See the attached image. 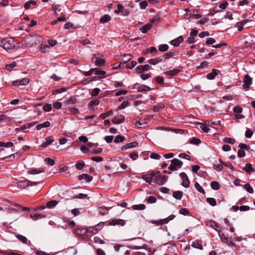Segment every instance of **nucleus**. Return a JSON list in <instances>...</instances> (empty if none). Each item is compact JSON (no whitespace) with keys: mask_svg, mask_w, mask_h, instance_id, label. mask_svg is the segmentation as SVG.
Returning <instances> with one entry per match:
<instances>
[{"mask_svg":"<svg viewBox=\"0 0 255 255\" xmlns=\"http://www.w3.org/2000/svg\"><path fill=\"white\" fill-rule=\"evenodd\" d=\"M0 46L7 51L13 49L15 46V43L12 37L4 38L0 40Z\"/></svg>","mask_w":255,"mask_h":255,"instance_id":"obj_1","label":"nucleus"},{"mask_svg":"<svg viewBox=\"0 0 255 255\" xmlns=\"http://www.w3.org/2000/svg\"><path fill=\"white\" fill-rule=\"evenodd\" d=\"M104 226V223L103 222H101L94 226L90 227L87 228V236L97 233L103 228Z\"/></svg>","mask_w":255,"mask_h":255,"instance_id":"obj_2","label":"nucleus"},{"mask_svg":"<svg viewBox=\"0 0 255 255\" xmlns=\"http://www.w3.org/2000/svg\"><path fill=\"white\" fill-rule=\"evenodd\" d=\"M158 173L155 174L154 176V182L158 185H163L167 180L168 177L166 175H162L157 170Z\"/></svg>","mask_w":255,"mask_h":255,"instance_id":"obj_3","label":"nucleus"},{"mask_svg":"<svg viewBox=\"0 0 255 255\" xmlns=\"http://www.w3.org/2000/svg\"><path fill=\"white\" fill-rule=\"evenodd\" d=\"M182 162L177 158H174L171 160V164L168 167L170 170L175 171L180 168L182 166Z\"/></svg>","mask_w":255,"mask_h":255,"instance_id":"obj_4","label":"nucleus"},{"mask_svg":"<svg viewBox=\"0 0 255 255\" xmlns=\"http://www.w3.org/2000/svg\"><path fill=\"white\" fill-rule=\"evenodd\" d=\"M158 18H153L151 19L148 23L140 28V30L143 33H146L152 27V25L155 22H158Z\"/></svg>","mask_w":255,"mask_h":255,"instance_id":"obj_5","label":"nucleus"},{"mask_svg":"<svg viewBox=\"0 0 255 255\" xmlns=\"http://www.w3.org/2000/svg\"><path fill=\"white\" fill-rule=\"evenodd\" d=\"M243 82V88L246 91H248L252 84V78L249 74H246L244 77Z\"/></svg>","mask_w":255,"mask_h":255,"instance_id":"obj_6","label":"nucleus"},{"mask_svg":"<svg viewBox=\"0 0 255 255\" xmlns=\"http://www.w3.org/2000/svg\"><path fill=\"white\" fill-rule=\"evenodd\" d=\"M157 173H158L157 170H154L149 174H146L142 175V178L146 182L149 183V184H151L152 179L154 178L155 174Z\"/></svg>","mask_w":255,"mask_h":255,"instance_id":"obj_7","label":"nucleus"},{"mask_svg":"<svg viewBox=\"0 0 255 255\" xmlns=\"http://www.w3.org/2000/svg\"><path fill=\"white\" fill-rule=\"evenodd\" d=\"M126 224V221L124 220L118 219H112L109 222V225L110 226H124Z\"/></svg>","mask_w":255,"mask_h":255,"instance_id":"obj_8","label":"nucleus"},{"mask_svg":"<svg viewBox=\"0 0 255 255\" xmlns=\"http://www.w3.org/2000/svg\"><path fill=\"white\" fill-rule=\"evenodd\" d=\"M180 177L182 180V185L185 188L188 187L190 185V180L187 174L184 172H182L180 174Z\"/></svg>","mask_w":255,"mask_h":255,"instance_id":"obj_9","label":"nucleus"},{"mask_svg":"<svg viewBox=\"0 0 255 255\" xmlns=\"http://www.w3.org/2000/svg\"><path fill=\"white\" fill-rule=\"evenodd\" d=\"M30 80L28 78H24L20 80L13 81L12 83L13 86L23 85L25 86L29 84Z\"/></svg>","mask_w":255,"mask_h":255,"instance_id":"obj_10","label":"nucleus"},{"mask_svg":"<svg viewBox=\"0 0 255 255\" xmlns=\"http://www.w3.org/2000/svg\"><path fill=\"white\" fill-rule=\"evenodd\" d=\"M149 66L148 64L139 65L135 68V71L137 73H142L149 70Z\"/></svg>","mask_w":255,"mask_h":255,"instance_id":"obj_11","label":"nucleus"},{"mask_svg":"<svg viewBox=\"0 0 255 255\" xmlns=\"http://www.w3.org/2000/svg\"><path fill=\"white\" fill-rule=\"evenodd\" d=\"M173 218H174V216L171 215L166 218H164L160 221H154L153 223L155 224L157 226H159V225H161L163 224L168 223L169 221L173 220Z\"/></svg>","mask_w":255,"mask_h":255,"instance_id":"obj_12","label":"nucleus"},{"mask_svg":"<svg viewBox=\"0 0 255 255\" xmlns=\"http://www.w3.org/2000/svg\"><path fill=\"white\" fill-rule=\"evenodd\" d=\"M180 72V70L179 69L174 68L171 70L163 72V74L168 77H173L177 75Z\"/></svg>","mask_w":255,"mask_h":255,"instance_id":"obj_13","label":"nucleus"},{"mask_svg":"<svg viewBox=\"0 0 255 255\" xmlns=\"http://www.w3.org/2000/svg\"><path fill=\"white\" fill-rule=\"evenodd\" d=\"M54 141V137L52 136H49L45 138V141L42 142L40 145V147L42 148H45L48 145L51 144Z\"/></svg>","mask_w":255,"mask_h":255,"instance_id":"obj_14","label":"nucleus"},{"mask_svg":"<svg viewBox=\"0 0 255 255\" xmlns=\"http://www.w3.org/2000/svg\"><path fill=\"white\" fill-rule=\"evenodd\" d=\"M125 118L124 116L120 115L117 117H114L112 122L115 124H120L123 123L125 121Z\"/></svg>","mask_w":255,"mask_h":255,"instance_id":"obj_15","label":"nucleus"},{"mask_svg":"<svg viewBox=\"0 0 255 255\" xmlns=\"http://www.w3.org/2000/svg\"><path fill=\"white\" fill-rule=\"evenodd\" d=\"M219 73V70L213 69L211 73L207 75V78L209 80H213Z\"/></svg>","mask_w":255,"mask_h":255,"instance_id":"obj_16","label":"nucleus"},{"mask_svg":"<svg viewBox=\"0 0 255 255\" xmlns=\"http://www.w3.org/2000/svg\"><path fill=\"white\" fill-rule=\"evenodd\" d=\"M79 180L85 179L87 182H90L93 179V176L87 174H82L78 176Z\"/></svg>","mask_w":255,"mask_h":255,"instance_id":"obj_17","label":"nucleus"},{"mask_svg":"<svg viewBox=\"0 0 255 255\" xmlns=\"http://www.w3.org/2000/svg\"><path fill=\"white\" fill-rule=\"evenodd\" d=\"M183 40V38L182 36H180L177 38L171 41V44L174 46H178Z\"/></svg>","mask_w":255,"mask_h":255,"instance_id":"obj_18","label":"nucleus"},{"mask_svg":"<svg viewBox=\"0 0 255 255\" xmlns=\"http://www.w3.org/2000/svg\"><path fill=\"white\" fill-rule=\"evenodd\" d=\"M243 170L248 174H251L252 172H255V169L252 167L251 163H247L245 167L243 168Z\"/></svg>","mask_w":255,"mask_h":255,"instance_id":"obj_19","label":"nucleus"},{"mask_svg":"<svg viewBox=\"0 0 255 255\" xmlns=\"http://www.w3.org/2000/svg\"><path fill=\"white\" fill-rule=\"evenodd\" d=\"M29 180H24L17 183V187L19 188L24 189L28 186Z\"/></svg>","mask_w":255,"mask_h":255,"instance_id":"obj_20","label":"nucleus"},{"mask_svg":"<svg viewBox=\"0 0 255 255\" xmlns=\"http://www.w3.org/2000/svg\"><path fill=\"white\" fill-rule=\"evenodd\" d=\"M20 154H21L20 153L17 152L15 153L12 154L10 155H8L6 157H5L4 158H3V160L8 158V159H9V160L13 161V160H15V159L18 158L20 157Z\"/></svg>","mask_w":255,"mask_h":255,"instance_id":"obj_21","label":"nucleus"},{"mask_svg":"<svg viewBox=\"0 0 255 255\" xmlns=\"http://www.w3.org/2000/svg\"><path fill=\"white\" fill-rule=\"evenodd\" d=\"M191 246L193 248H196V249H199L201 250L203 249V247L202 246L201 241H200L199 240H195V241H193L192 243Z\"/></svg>","mask_w":255,"mask_h":255,"instance_id":"obj_22","label":"nucleus"},{"mask_svg":"<svg viewBox=\"0 0 255 255\" xmlns=\"http://www.w3.org/2000/svg\"><path fill=\"white\" fill-rule=\"evenodd\" d=\"M30 216L33 220H36L38 219L45 217V215L38 213H31Z\"/></svg>","mask_w":255,"mask_h":255,"instance_id":"obj_23","label":"nucleus"},{"mask_svg":"<svg viewBox=\"0 0 255 255\" xmlns=\"http://www.w3.org/2000/svg\"><path fill=\"white\" fill-rule=\"evenodd\" d=\"M50 123L48 121H46L43 123H41L37 125L36 128L37 130H40L42 128H47L49 127Z\"/></svg>","mask_w":255,"mask_h":255,"instance_id":"obj_24","label":"nucleus"},{"mask_svg":"<svg viewBox=\"0 0 255 255\" xmlns=\"http://www.w3.org/2000/svg\"><path fill=\"white\" fill-rule=\"evenodd\" d=\"M164 107V105L162 103L158 104L156 105L153 106V111L154 112H159V111L163 109Z\"/></svg>","mask_w":255,"mask_h":255,"instance_id":"obj_25","label":"nucleus"},{"mask_svg":"<svg viewBox=\"0 0 255 255\" xmlns=\"http://www.w3.org/2000/svg\"><path fill=\"white\" fill-rule=\"evenodd\" d=\"M172 196L175 199L180 200L183 196V192L181 191H174Z\"/></svg>","mask_w":255,"mask_h":255,"instance_id":"obj_26","label":"nucleus"},{"mask_svg":"<svg viewBox=\"0 0 255 255\" xmlns=\"http://www.w3.org/2000/svg\"><path fill=\"white\" fill-rule=\"evenodd\" d=\"M36 4V1L33 0H30L24 3V7L25 9H28L30 7L31 5H35Z\"/></svg>","mask_w":255,"mask_h":255,"instance_id":"obj_27","label":"nucleus"},{"mask_svg":"<svg viewBox=\"0 0 255 255\" xmlns=\"http://www.w3.org/2000/svg\"><path fill=\"white\" fill-rule=\"evenodd\" d=\"M25 42L26 43V44H28L30 46L36 44L34 37L32 36L27 37L25 40Z\"/></svg>","mask_w":255,"mask_h":255,"instance_id":"obj_28","label":"nucleus"},{"mask_svg":"<svg viewBox=\"0 0 255 255\" xmlns=\"http://www.w3.org/2000/svg\"><path fill=\"white\" fill-rule=\"evenodd\" d=\"M50 47L46 44H41L39 47V51L41 53H45L49 51Z\"/></svg>","mask_w":255,"mask_h":255,"instance_id":"obj_29","label":"nucleus"},{"mask_svg":"<svg viewBox=\"0 0 255 255\" xmlns=\"http://www.w3.org/2000/svg\"><path fill=\"white\" fill-rule=\"evenodd\" d=\"M99 214L102 215H105L108 213L109 209L105 207H100L98 208Z\"/></svg>","mask_w":255,"mask_h":255,"instance_id":"obj_30","label":"nucleus"},{"mask_svg":"<svg viewBox=\"0 0 255 255\" xmlns=\"http://www.w3.org/2000/svg\"><path fill=\"white\" fill-rule=\"evenodd\" d=\"M111 20V17L108 14H105L100 19V22L102 23H104L109 21Z\"/></svg>","mask_w":255,"mask_h":255,"instance_id":"obj_31","label":"nucleus"},{"mask_svg":"<svg viewBox=\"0 0 255 255\" xmlns=\"http://www.w3.org/2000/svg\"><path fill=\"white\" fill-rule=\"evenodd\" d=\"M145 206L144 204L133 205L132 206V209L135 210H143L145 209Z\"/></svg>","mask_w":255,"mask_h":255,"instance_id":"obj_32","label":"nucleus"},{"mask_svg":"<svg viewBox=\"0 0 255 255\" xmlns=\"http://www.w3.org/2000/svg\"><path fill=\"white\" fill-rule=\"evenodd\" d=\"M212 189L217 190L220 188L219 183L217 181H212L210 184Z\"/></svg>","mask_w":255,"mask_h":255,"instance_id":"obj_33","label":"nucleus"},{"mask_svg":"<svg viewBox=\"0 0 255 255\" xmlns=\"http://www.w3.org/2000/svg\"><path fill=\"white\" fill-rule=\"evenodd\" d=\"M195 187L199 192L203 194H205L204 189L197 182H195Z\"/></svg>","mask_w":255,"mask_h":255,"instance_id":"obj_34","label":"nucleus"},{"mask_svg":"<svg viewBox=\"0 0 255 255\" xmlns=\"http://www.w3.org/2000/svg\"><path fill=\"white\" fill-rule=\"evenodd\" d=\"M113 111L110 110V111L106 112L104 113L101 114L100 115L99 117L102 119H105L107 117L112 116L113 115Z\"/></svg>","mask_w":255,"mask_h":255,"instance_id":"obj_35","label":"nucleus"},{"mask_svg":"<svg viewBox=\"0 0 255 255\" xmlns=\"http://www.w3.org/2000/svg\"><path fill=\"white\" fill-rule=\"evenodd\" d=\"M125 140V136L121 135H118L116 136L115 139H114V142L115 143H120L123 142Z\"/></svg>","mask_w":255,"mask_h":255,"instance_id":"obj_36","label":"nucleus"},{"mask_svg":"<svg viewBox=\"0 0 255 255\" xmlns=\"http://www.w3.org/2000/svg\"><path fill=\"white\" fill-rule=\"evenodd\" d=\"M16 237L19 240V241L22 242L23 244H26L27 243V239L21 235H16Z\"/></svg>","mask_w":255,"mask_h":255,"instance_id":"obj_37","label":"nucleus"},{"mask_svg":"<svg viewBox=\"0 0 255 255\" xmlns=\"http://www.w3.org/2000/svg\"><path fill=\"white\" fill-rule=\"evenodd\" d=\"M16 66V63L15 61L12 62L9 64H7L5 66V69L9 71H11V69L15 68Z\"/></svg>","mask_w":255,"mask_h":255,"instance_id":"obj_38","label":"nucleus"},{"mask_svg":"<svg viewBox=\"0 0 255 255\" xmlns=\"http://www.w3.org/2000/svg\"><path fill=\"white\" fill-rule=\"evenodd\" d=\"M76 234L77 235H85L87 236V229H77L76 230Z\"/></svg>","mask_w":255,"mask_h":255,"instance_id":"obj_39","label":"nucleus"},{"mask_svg":"<svg viewBox=\"0 0 255 255\" xmlns=\"http://www.w3.org/2000/svg\"><path fill=\"white\" fill-rule=\"evenodd\" d=\"M137 91L138 92H143V91H149L151 90V89L145 85H141L137 87Z\"/></svg>","mask_w":255,"mask_h":255,"instance_id":"obj_40","label":"nucleus"},{"mask_svg":"<svg viewBox=\"0 0 255 255\" xmlns=\"http://www.w3.org/2000/svg\"><path fill=\"white\" fill-rule=\"evenodd\" d=\"M206 200L208 203L212 206H215L217 205L216 200L214 198H207Z\"/></svg>","mask_w":255,"mask_h":255,"instance_id":"obj_41","label":"nucleus"},{"mask_svg":"<svg viewBox=\"0 0 255 255\" xmlns=\"http://www.w3.org/2000/svg\"><path fill=\"white\" fill-rule=\"evenodd\" d=\"M220 162L221 163L220 164H214L213 168L215 170L218 171H221L223 170V167L222 165V163H223V161L221 160H220Z\"/></svg>","mask_w":255,"mask_h":255,"instance_id":"obj_42","label":"nucleus"},{"mask_svg":"<svg viewBox=\"0 0 255 255\" xmlns=\"http://www.w3.org/2000/svg\"><path fill=\"white\" fill-rule=\"evenodd\" d=\"M106 61L103 58H99L95 61V65L97 66H101L105 63Z\"/></svg>","mask_w":255,"mask_h":255,"instance_id":"obj_43","label":"nucleus"},{"mask_svg":"<svg viewBox=\"0 0 255 255\" xmlns=\"http://www.w3.org/2000/svg\"><path fill=\"white\" fill-rule=\"evenodd\" d=\"M58 202L56 200H52L46 203V207L49 208H51L53 207H55L57 204Z\"/></svg>","mask_w":255,"mask_h":255,"instance_id":"obj_44","label":"nucleus"},{"mask_svg":"<svg viewBox=\"0 0 255 255\" xmlns=\"http://www.w3.org/2000/svg\"><path fill=\"white\" fill-rule=\"evenodd\" d=\"M43 171V170L35 168L28 171L27 173L29 174H36L42 172Z\"/></svg>","mask_w":255,"mask_h":255,"instance_id":"obj_45","label":"nucleus"},{"mask_svg":"<svg viewBox=\"0 0 255 255\" xmlns=\"http://www.w3.org/2000/svg\"><path fill=\"white\" fill-rule=\"evenodd\" d=\"M165 129L167 131H171L176 133H182L183 131L182 129L178 128H165Z\"/></svg>","mask_w":255,"mask_h":255,"instance_id":"obj_46","label":"nucleus"},{"mask_svg":"<svg viewBox=\"0 0 255 255\" xmlns=\"http://www.w3.org/2000/svg\"><path fill=\"white\" fill-rule=\"evenodd\" d=\"M244 188L247 190L248 192L249 193L252 194L254 193V190L251 185L249 183H247L244 186Z\"/></svg>","mask_w":255,"mask_h":255,"instance_id":"obj_47","label":"nucleus"},{"mask_svg":"<svg viewBox=\"0 0 255 255\" xmlns=\"http://www.w3.org/2000/svg\"><path fill=\"white\" fill-rule=\"evenodd\" d=\"M132 58V56L130 54H125L124 56V58L122 59V60L124 61L125 64H127V62L129 61Z\"/></svg>","mask_w":255,"mask_h":255,"instance_id":"obj_48","label":"nucleus"},{"mask_svg":"<svg viewBox=\"0 0 255 255\" xmlns=\"http://www.w3.org/2000/svg\"><path fill=\"white\" fill-rule=\"evenodd\" d=\"M13 145V143L12 142H4L0 141V147L4 146L5 147H9Z\"/></svg>","mask_w":255,"mask_h":255,"instance_id":"obj_49","label":"nucleus"},{"mask_svg":"<svg viewBox=\"0 0 255 255\" xmlns=\"http://www.w3.org/2000/svg\"><path fill=\"white\" fill-rule=\"evenodd\" d=\"M168 45L167 44H161L158 46V49L161 52L166 51L168 49Z\"/></svg>","mask_w":255,"mask_h":255,"instance_id":"obj_50","label":"nucleus"},{"mask_svg":"<svg viewBox=\"0 0 255 255\" xmlns=\"http://www.w3.org/2000/svg\"><path fill=\"white\" fill-rule=\"evenodd\" d=\"M174 55H175V52H170L163 54L162 55V57L164 58L165 59H168L171 58Z\"/></svg>","mask_w":255,"mask_h":255,"instance_id":"obj_51","label":"nucleus"},{"mask_svg":"<svg viewBox=\"0 0 255 255\" xmlns=\"http://www.w3.org/2000/svg\"><path fill=\"white\" fill-rule=\"evenodd\" d=\"M220 238L221 240L228 245H230L229 243H231V241H229L228 238L224 234L220 235Z\"/></svg>","mask_w":255,"mask_h":255,"instance_id":"obj_52","label":"nucleus"},{"mask_svg":"<svg viewBox=\"0 0 255 255\" xmlns=\"http://www.w3.org/2000/svg\"><path fill=\"white\" fill-rule=\"evenodd\" d=\"M179 213L184 216H189L190 212L186 208H182L179 210Z\"/></svg>","mask_w":255,"mask_h":255,"instance_id":"obj_53","label":"nucleus"},{"mask_svg":"<svg viewBox=\"0 0 255 255\" xmlns=\"http://www.w3.org/2000/svg\"><path fill=\"white\" fill-rule=\"evenodd\" d=\"M94 241L96 244H104L105 242L101 238L99 237H95L94 238Z\"/></svg>","mask_w":255,"mask_h":255,"instance_id":"obj_54","label":"nucleus"},{"mask_svg":"<svg viewBox=\"0 0 255 255\" xmlns=\"http://www.w3.org/2000/svg\"><path fill=\"white\" fill-rule=\"evenodd\" d=\"M224 141L228 143L234 144L235 143L236 140L234 138L226 137L224 139Z\"/></svg>","mask_w":255,"mask_h":255,"instance_id":"obj_55","label":"nucleus"},{"mask_svg":"<svg viewBox=\"0 0 255 255\" xmlns=\"http://www.w3.org/2000/svg\"><path fill=\"white\" fill-rule=\"evenodd\" d=\"M126 64V68L130 69L135 66L136 65V62L135 61H132L130 63H127Z\"/></svg>","mask_w":255,"mask_h":255,"instance_id":"obj_56","label":"nucleus"},{"mask_svg":"<svg viewBox=\"0 0 255 255\" xmlns=\"http://www.w3.org/2000/svg\"><path fill=\"white\" fill-rule=\"evenodd\" d=\"M0 255H22L19 253H15L13 252H0Z\"/></svg>","mask_w":255,"mask_h":255,"instance_id":"obj_57","label":"nucleus"},{"mask_svg":"<svg viewBox=\"0 0 255 255\" xmlns=\"http://www.w3.org/2000/svg\"><path fill=\"white\" fill-rule=\"evenodd\" d=\"M129 105V102L128 101H124L121 104L120 106L119 107L118 109L119 110H122L125 109Z\"/></svg>","mask_w":255,"mask_h":255,"instance_id":"obj_58","label":"nucleus"},{"mask_svg":"<svg viewBox=\"0 0 255 255\" xmlns=\"http://www.w3.org/2000/svg\"><path fill=\"white\" fill-rule=\"evenodd\" d=\"M79 41L84 45L91 44V41L87 38H81Z\"/></svg>","mask_w":255,"mask_h":255,"instance_id":"obj_59","label":"nucleus"},{"mask_svg":"<svg viewBox=\"0 0 255 255\" xmlns=\"http://www.w3.org/2000/svg\"><path fill=\"white\" fill-rule=\"evenodd\" d=\"M45 162L50 166H53L55 164V161L53 159L50 158H46L44 159Z\"/></svg>","mask_w":255,"mask_h":255,"instance_id":"obj_60","label":"nucleus"},{"mask_svg":"<svg viewBox=\"0 0 255 255\" xmlns=\"http://www.w3.org/2000/svg\"><path fill=\"white\" fill-rule=\"evenodd\" d=\"M239 147L241 148L240 149H245V150H249L250 149V146L245 144V143H241L239 144Z\"/></svg>","mask_w":255,"mask_h":255,"instance_id":"obj_61","label":"nucleus"},{"mask_svg":"<svg viewBox=\"0 0 255 255\" xmlns=\"http://www.w3.org/2000/svg\"><path fill=\"white\" fill-rule=\"evenodd\" d=\"M84 165H85V163L84 162H78L75 164V167L77 169L81 170L82 169H83Z\"/></svg>","mask_w":255,"mask_h":255,"instance_id":"obj_62","label":"nucleus"},{"mask_svg":"<svg viewBox=\"0 0 255 255\" xmlns=\"http://www.w3.org/2000/svg\"><path fill=\"white\" fill-rule=\"evenodd\" d=\"M190 143L194 144H198L201 143V140L199 138L193 137L190 140Z\"/></svg>","mask_w":255,"mask_h":255,"instance_id":"obj_63","label":"nucleus"},{"mask_svg":"<svg viewBox=\"0 0 255 255\" xmlns=\"http://www.w3.org/2000/svg\"><path fill=\"white\" fill-rule=\"evenodd\" d=\"M43 109L45 112H50L52 109L51 105L50 104H46L43 107Z\"/></svg>","mask_w":255,"mask_h":255,"instance_id":"obj_64","label":"nucleus"}]
</instances>
